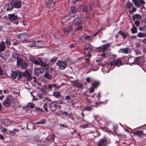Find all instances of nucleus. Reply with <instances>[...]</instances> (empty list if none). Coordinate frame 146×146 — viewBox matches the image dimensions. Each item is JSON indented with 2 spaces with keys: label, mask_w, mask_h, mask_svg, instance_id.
<instances>
[{
  "label": "nucleus",
  "mask_w": 146,
  "mask_h": 146,
  "mask_svg": "<svg viewBox=\"0 0 146 146\" xmlns=\"http://www.w3.org/2000/svg\"><path fill=\"white\" fill-rule=\"evenodd\" d=\"M46 122V120L45 119H42L40 121L37 122L36 123L37 124H44Z\"/></svg>",
  "instance_id": "obj_43"
},
{
  "label": "nucleus",
  "mask_w": 146,
  "mask_h": 146,
  "mask_svg": "<svg viewBox=\"0 0 146 146\" xmlns=\"http://www.w3.org/2000/svg\"><path fill=\"white\" fill-rule=\"evenodd\" d=\"M135 6L137 8H139L141 5L145 4V2L143 0H132Z\"/></svg>",
  "instance_id": "obj_7"
},
{
  "label": "nucleus",
  "mask_w": 146,
  "mask_h": 146,
  "mask_svg": "<svg viewBox=\"0 0 146 146\" xmlns=\"http://www.w3.org/2000/svg\"><path fill=\"white\" fill-rule=\"evenodd\" d=\"M2 121L4 123V125L6 126H8L10 124V120L7 119H3Z\"/></svg>",
  "instance_id": "obj_25"
},
{
  "label": "nucleus",
  "mask_w": 146,
  "mask_h": 146,
  "mask_svg": "<svg viewBox=\"0 0 146 146\" xmlns=\"http://www.w3.org/2000/svg\"><path fill=\"white\" fill-rule=\"evenodd\" d=\"M25 75L29 80H31L32 79L31 76L29 72L26 71H25L24 73Z\"/></svg>",
  "instance_id": "obj_28"
},
{
  "label": "nucleus",
  "mask_w": 146,
  "mask_h": 146,
  "mask_svg": "<svg viewBox=\"0 0 146 146\" xmlns=\"http://www.w3.org/2000/svg\"><path fill=\"white\" fill-rule=\"evenodd\" d=\"M17 64V65H19L21 68L25 69L27 68L28 66V64L26 62L23 60L21 58L18 59Z\"/></svg>",
  "instance_id": "obj_6"
},
{
  "label": "nucleus",
  "mask_w": 146,
  "mask_h": 146,
  "mask_svg": "<svg viewBox=\"0 0 146 146\" xmlns=\"http://www.w3.org/2000/svg\"><path fill=\"white\" fill-rule=\"evenodd\" d=\"M85 61L88 64L90 63V60L89 58H86L85 59Z\"/></svg>",
  "instance_id": "obj_61"
},
{
  "label": "nucleus",
  "mask_w": 146,
  "mask_h": 146,
  "mask_svg": "<svg viewBox=\"0 0 146 146\" xmlns=\"http://www.w3.org/2000/svg\"><path fill=\"white\" fill-rule=\"evenodd\" d=\"M137 10L136 8L134 7V6L132 8V10L129 11V12L130 14L131 15L133 14L135 12H136Z\"/></svg>",
  "instance_id": "obj_38"
},
{
  "label": "nucleus",
  "mask_w": 146,
  "mask_h": 146,
  "mask_svg": "<svg viewBox=\"0 0 146 146\" xmlns=\"http://www.w3.org/2000/svg\"><path fill=\"white\" fill-rule=\"evenodd\" d=\"M82 0H73L71 1V3L72 4L76 3L77 2L81 1Z\"/></svg>",
  "instance_id": "obj_55"
},
{
  "label": "nucleus",
  "mask_w": 146,
  "mask_h": 146,
  "mask_svg": "<svg viewBox=\"0 0 146 146\" xmlns=\"http://www.w3.org/2000/svg\"><path fill=\"white\" fill-rule=\"evenodd\" d=\"M75 16V14H73L72 13H69L66 16H64V19L66 20L70 19L74 17Z\"/></svg>",
  "instance_id": "obj_18"
},
{
  "label": "nucleus",
  "mask_w": 146,
  "mask_h": 146,
  "mask_svg": "<svg viewBox=\"0 0 146 146\" xmlns=\"http://www.w3.org/2000/svg\"><path fill=\"white\" fill-rule=\"evenodd\" d=\"M37 42H38L31 41L27 44V46L30 47L38 46V44H36Z\"/></svg>",
  "instance_id": "obj_20"
},
{
  "label": "nucleus",
  "mask_w": 146,
  "mask_h": 146,
  "mask_svg": "<svg viewBox=\"0 0 146 146\" xmlns=\"http://www.w3.org/2000/svg\"><path fill=\"white\" fill-rule=\"evenodd\" d=\"M28 38V36L27 34H20L18 36V40L20 42H23L24 41L27 40Z\"/></svg>",
  "instance_id": "obj_4"
},
{
  "label": "nucleus",
  "mask_w": 146,
  "mask_h": 146,
  "mask_svg": "<svg viewBox=\"0 0 146 146\" xmlns=\"http://www.w3.org/2000/svg\"><path fill=\"white\" fill-rule=\"evenodd\" d=\"M65 99L67 100L69 102H70L72 101V98L69 95H67L65 96Z\"/></svg>",
  "instance_id": "obj_39"
},
{
  "label": "nucleus",
  "mask_w": 146,
  "mask_h": 146,
  "mask_svg": "<svg viewBox=\"0 0 146 146\" xmlns=\"http://www.w3.org/2000/svg\"><path fill=\"white\" fill-rule=\"evenodd\" d=\"M131 31L133 34L136 33L137 32V29L134 24H133V27L131 28Z\"/></svg>",
  "instance_id": "obj_27"
},
{
  "label": "nucleus",
  "mask_w": 146,
  "mask_h": 146,
  "mask_svg": "<svg viewBox=\"0 0 146 146\" xmlns=\"http://www.w3.org/2000/svg\"><path fill=\"white\" fill-rule=\"evenodd\" d=\"M29 104H30L29 105L31 108H35V105L34 104L31 103H29Z\"/></svg>",
  "instance_id": "obj_53"
},
{
  "label": "nucleus",
  "mask_w": 146,
  "mask_h": 146,
  "mask_svg": "<svg viewBox=\"0 0 146 146\" xmlns=\"http://www.w3.org/2000/svg\"><path fill=\"white\" fill-rule=\"evenodd\" d=\"M110 45V44L109 43L102 45L101 46L97 47L96 49V50L100 52H104L107 50L108 48Z\"/></svg>",
  "instance_id": "obj_5"
},
{
  "label": "nucleus",
  "mask_w": 146,
  "mask_h": 146,
  "mask_svg": "<svg viewBox=\"0 0 146 146\" xmlns=\"http://www.w3.org/2000/svg\"><path fill=\"white\" fill-rule=\"evenodd\" d=\"M73 86H75L78 88H82L83 87V85L78 81H72L71 82Z\"/></svg>",
  "instance_id": "obj_13"
},
{
  "label": "nucleus",
  "mask_w": 146,
  "mask_h": 146,
  "mask_svg": "<svg viewBox=\"0 0 146 146\" xmlns=\"http://www.w3.org/2000/svg\"><path fill=\"white\" fill-rule=\"evenodd\" d=\"M140 57H138L135 58L134 61L132 64L139 65L140 64Z\"/></svg>",
  "instance_id": "obj_26"
},
{
  "label": "nucleus",
  "mask_w": 146,
  "mask_h": 146,
  "mask_svg": "<svg viewBox=\"0 0 146 146\" xmlns=\"http://www.w3.org/2000/svg\"><path fill=\"white\" fill-rule=\"evenodd\" d=\"M63 112L61 111H58L56 113V115H63Z\"/></svg>",
  "instance_id": "obj_56"
},
{
  "label": "nucleus",
  "mask_w": 146,
  "mask_h": 146,
  "mask_svg": "<svg viewBox=\"0 0 146 146\" xmlns=\"http://www.w3.org/2000/svg\"><path fill=\"white\" fill-rule=\"evenodd\" d=\"M14 98L13 96L11 95H9L7 97L5 100L3 102V104L5 106L8 107L14 102Z\"/></svg>",
  "instance_id": "obj_1"
},
{
  "label": "nucleus",
  "mask_w": 146,
  "mask_h": 146,
  "mask_svg": "<svg viewBox=\"0 0 146 146\" xmlns=\"http://www.w3.org/2000/svg\"><path fill=\"white\" fill-rule=\"evenodd\" d=\"M8 17L12 22L16 21L18 19V17L14 14H9L8 15Z\"/></svg>",
  "instance_id": "obj_12"
},
{
  "label": "nucleus",
  "mask_w": 146,
  "mask_h": 146,
  "mask_svg": "<svg viewBox=\"0 0 146 146\" xmlns=\"http://www.w3.org/2000/svg\"><path fill=\"white\" fill-rule=\"evenodd\" d=\"M50 108L52 111L55 110V103L54 102H52L50 105Z\"/></svg>",
  "instance_id": "obj_36"
},
{
  "label": "nucleus",
  "mask_w": 146,
  "mask_h": 146,
  "mask_svg": "<svg viewBox=\"0 0 146 146\" xmlns=\"http://www.w3.org/2000/svg\"><path fill=\"white\" fill-rule=\"evenodd\" d=\"M126 7L128 9H131L132 7H133V3H131L130 1H128L126 4Z\"/></svg>",
  "instance_id": "obj_32"
},
{
  "label": "nucleus",
  "mask_w": 146,
  "mask_h": 146,
  "mask_svg": "<svg viewBox=\"0 0 146 146\" xmlns=\"http://www.w3.org/2000/svg\"><path fill=\"white\" fill-rule=\"evenodd\" d=\"M0 128L2 132L3 133H5L7 131V129L4 127H1Z\"/></svg>",
  "instance_id": "obj_46"
},
{
  "label": "nucleus",
  "mask_w": 146,
  "mask_h": 146,
  "mask_svg": "<svg viewBox=\"0 0 146 146\" xmlns=\"http://www.w3.org/2000/svg\"><path fill=\"white\" fill-rule=\"evenodd\" d=\"M109 144L108 138L104 137L100 139L97 144V146H106Z\"/></svg>",
  "instance_id": "obj_3"
},
{
  "label": "nucleus",
  "mask_w": 146,
  "mask_h": 146,
  "mask_svg": "<svg viewBox=\"0 0 146 146\" xmlns=\"http://www.w3.org/2000/svg\"><path fill=\"white\" fill-rule=\"evenodd\" d=\"M118 34L122 36L123 39H125L127 36L128 35V33H124L121 30H120L118 32Z\"/></svg>",
  "instance_id": "obj_21"
},
{
  "label": "nucleus",
  "mask_w": 146,
  "mask_h": 146,
  "mask_svg": "<svg viewBox=\"0 0 146 146\" xmlns=\"http://www.w3.org/2000/svg\"><path fill=\"white\" fill-rule=\"evenodd\" d=\"M117 125H113V127L111 129V131L114 134L117 133L116 130L117 129Z\"/></svg>",
  "instance_id": "obj_35"
},
{
  "label": "nucleus",
  "mask_w": 146,
  "mask_h": 146,
  "mask_svg": "<svg viewBox=\"0 0 146 146\" xmlns=\"http://www.w3.org/2000/svg\"><path fill=\"white\" fill-rule=\"evenodd\" d=\"M86 82L90 83L91 81V78L89 77H87L86 79Z\"/></svg>",
  "instance_id": "obj_57"
},
{
  "label": "nucleus",
  "mask_w": 146,
  "mask_h": 146,
  "mask_svg": "<svg viewBox=\"0 0 146 146\" xmlns=\"http://www.w3.org/2000/svg\"><path fill=\"white\" fill-rule=\"evenodd\" d=\"M45 77L47 79H51L52 78V76L48 73L46 72L44 75Z\"/></svg>",
  "instance_id": "obj_41"
},
{
  "label": "nucleus",
  "mask_w": 146,
  "mask_h": 146,
  "mask_svg": "<svg viewBox=\"0 0 146 146\" xmlns=\"http://www.w3.org/2000/svg\"><path fill=\"white\" fill-rule=\"evenodd\" d=\"M55 97L58 98H61L62 97L60 96V92H55Z\"/></svg>",
  "instance_id": "obj_44"
},
{
  "label": "nucleus",
  "mask_w": 146,
  "mask_h": 146,
  "mask_svg": "<svg viewBox=\"0 0 146 146\" xmlns=\"http://www.w3.org/2000/svg\"><path fill=\"white\" fill-rule=\"evenodd\" d=\"M122 62L120 59L117 58L114 59L111 62V65L120 66L122 64Z\"/></svg>",
  "instance_id": "obj_9"
},
{
  "label": "nucleus",
  "mask_w": 146,
  "mask_h": 146,
  "mask_svg": "<svg viewBox=\"0 0 146 146\" xmlns=\"http://www.w3.org/2000/svg\"><path fill=\"white\" fill-rule=\"evenodd\" d=\"M12 57L15 59H16L17 60H17L19 59H21V58H19L18 57V54L15 53H13L12 55Z\"/></svg>",
  "instance_id": "obj_40"
},
{
  "label": "nucleus",
  "mask_w": 146,
  "mask_h": 146,
  "mask_svg": "<svg viewBox=\"0 0 146 146\" xmlns=\"http://www.w3.org/2000/svg\"><path fill=\"white\" fill-rule=\"evenodd\" d=\"M100 84V82L99 81H96L92 84V86L94 88H96L98 87Z\"/></svg>",
  "instance_id": "obj_33"
},
{
  "label": "nucleus",
  "mask_w": 146,
  "mask_h": 146,
  "mask_svg": "<svg viewBox=\"0 0 146 146\" xmlns=\"http://www.w3.org/2000/svg\"><path fill=\"white\" fill-rule=\"evenodd\" d=\"M7 45L8 47L9 46H10L11 45V43L8 40H6L5 42Z\"/></svg>",
  "instance_id": "obj_62"
},
{
  "label": "nucleus",
  "mask_w": 146,
  "mask_h": 146,
  "mask_svg": "<svg viewBox=\"0 0 146 146\" xmlns=\"http://www.w3.org/2000/svg\"><path fill=\"white\" fill-rule=\"evenodd\" d=\"M84 110L87 111H91L93 110L94 109L92 107L89 106H85L83 109Z\"/></svg>",
  "instance_id": "obj_34"
},
{
  "label": "nucleus",
  "mask_w": 146,
  "mask_h": 146,
  "mask_svg": "<svg viewBox=\"0 0 146 146\" xmlns=\"http://www.w3.org/2000/svg\"><path fill=\"white\" fill-rule=\"evenodd\" d=\"M103 60V58L102 57H100L97 59L96 61L97 62H99L100 61H102Z\"/></svg>",
  "instance_id": "obj_64"
},
{
  "label": "nucleus",
  "mask_w": 146,
  "mask_h": 146,
  "mask_svg": "<svg viewBox=\"0 0 146 146\" xmlns=\"http://www.w3.org/2000/svg\"><path fill=\"white\" fill-rule=\"evenodd\" d=\"M92 9L91 5L90 4H88L87 5H85L83 7L82 11L83 12H86Z\"/></svg>",
  "instance_id": "obj_17"
},
{
  "label": "nucleus",
  "mask_w": 146,
  "mask_h": 146,
  "mask_svg": "<svg viewBox=\"0 0 146 146\" xmlns=\"http://www.w3.org/2000/svg\"><path fill=\"white\" fill-rule=\"evenodd\" d=\"M54 136H49L47 137V139L49 140L50 141H53L54 140Z\"/></svg>",
  "instance_id": "obj_42"
},
{
  "label": "nucleus",
  "mask_w": 146,
  "mask_h": 146,
  "mask_svg": "<svg viewBox=\"0 0 146 146\" xmlns=\"http://www.w3.org/2000/svg\"><path fill=\"white\" fill-rule=\"evenodd\" d=\"M32 62L33 63L36 65H39L42 66L44 64L40 60H37L36 59H33L31 60Z\"/></svg>",
  "instance_id": "obj_14"
},
{
  "label": "nucleus",
  "mask_w": 146,
  "mask_h": 146,
  "mask_svg": "<svg viewBox=\"0 0 146 146\" xmlns=\"http://www.w3.org/2000/svg\"><path fill=\"white\" fill-rule=\"evenodd\" d=\"M47 104L45 103L43 106V108L45 111H47Z\"/></svg>",
  "instance_id": "obj_60"
},
{
  "label": "nucleus",
  "mask_w": 146,
  "mask_h": 146,
  "mask_svg": "<svg viewBox=\"0 0 146 146\" xmlns=\"http://www.w3.org/2000/svg\"><path fill=\"white\" fill-rule=\"evenodd\" d=\"M72 27L70 26L66 28L63 29V30L65 35H68L69 33L72 31Z\"/></svg>",
  "instance_id": "obj_15"
},
{
  "label": "nucleus",
  "mask_w": 146,
  "mask_h": 146,
  "mask_svg": "<svg viewBox=\"0 0 146 146\" xmlns=\"http://www.w3.org/2000/svg\"><path fill=\"white\" fill-rule=\"evenodd\" d=\"M135 24L136 26L138 27L139 26L140 24V21L139 20H136L135 21Z\"/></svg>",
  "instance_id": "obj_50"
},
{
  "label": "nucleus",
  "mask_w": 146,
  "mask_h": 146,
  "mask_svg": "<svg viewBox=\"0 0 146 146\" xmlns=\"http://www.w3.org/2000/svg\"><path fill=\"white\" fill-rule=\"evenodd\" d=\"M146 29V25L143 27H140L139 28V30L141 31H144Z\"/></svg>",
  "instance_id": "obj_48"
},
{
  "label": "nucleus",
  "mask_w": 146,
  "mask_h": 146,
  "mask_svg": "<svg viewBox=\"0 0 146 146\" xmlns=\"http://www.w3.org/2000/svg\"><path fill=\"white\" fill-rule=\"evenodd\" d=\"M37 144L39 145H45V144H44V142L43 141H39L37 142Z\"/></svg>",
  "instance_id": "obj_52"
},
{
  "label": "nucleus",
  "mask_w": 146,
  "mask_h": 146,
  "mask_svg": "<svg viewBox=\"0 0 146 146\" xmlns=\"http://www.w3.org/2000/svg\"><path fill=\"white\" fill-rule=\"evenodd\" d=\"M128 48H126L124 49H120V51L121 53L127 54L128 53Z\"/></svg>",
  "instance_id": "obj_37"
},
{
  "label": "nucleus",
  "mask_w": 146,
  "mask_h": 146,
  "mask_svg": "<svg viewBox=\"0 0 146 146\" xmlns=\"http://www.w3.org/2000/svg\"><path fill=\"white\" fill-rule=\"evenodd\" d=\"M82 20L80 17H78L74 19L72 23L78 26L82 24Z\"/></svg>",
  "instance_id": "obj_11"
},
{
  "label": "nucleus",
  "mask_w": 146,
  "mask_h": 146,
  "mask_svg": "<svg viewBox=\"0 0 146 146\" xmlns=\"http://www.w3.org/2000/svg\"><path fill=\"white\" fill-rule=\"evenodd\" d=\"M14 7L16 8H20L21 6V2L20 0L16 1L14 3Z\"/></svg>",
  "instance_id": "obj_19"
},
{
  "label": "nucleus",
  "mask_w": 146,
  "mask_h": 146,
  "mask_svg": "<svg viewBox=\"0 0 146 146\" xmlns=\"http://www.w3.org/2000/svg\"><path fill=\"white\" fill-rule=\"evenodd\" d=\"M34 74L38 76L40 74H43L44 72V69L42 68H35L34 70Z\"/></svg>",
  "instance_id": "obj_10"
},
{
  "label": "nucleus",
  "mask_w": 146,
  "mask_h": 146,
  "mask_svg": "<svg viewBox=\"0 0 146 146\" xmlns=\"http://www.w3.org/2000/svg\"><path fill=\"white\" fill-rule=\"evenodd\" d=\"M70 10L71 11L70 13H72L73 14H75L76 15V9L75 6H72L70 8Z\"/></svg>",
  "instance_id": "obj_29"
},
{
  "label": "nucleus",
  "mask_w": 146,
  "mask_h": 146,
  "mask_svg": "<svg viewBox=\"0 0 146 146\" xmlns=\"http://www.w3.org/2000/svg\"><path fill=\"white\" fill-rule=\"evenodd\" d=\"M133 134L134 135L137 136L139 138H141L144 135L142 130L135 131L133 133Z\"/></svg>",
  "instance_id": "obj_16"
},
{
  "label": "nucleus",
  "mask_w": 146,
  "mask_h": 146,
  "mask_svg": "<svg viewBox=\"0 0 146 146\" xmlns=\"http://www.w3.org/2000/svg\"><path fill=\"white\" fill-rule=\"evenodd\" d=\"M94 88L93 87H91L90 88L89 92L91 93L93 92L94 91Z\"/></svg>",
  "instance_id": "obj_59"
},
{
  "label": "nucleus",
  "mask_w": 146,
  "mask_h": 146,
  "mask_svg": "<svg viewBox=\"0 0 146 146\" xmlns=\"http://www.w3.org/2000/svg\"><path fill=\"white\" fill-rule=\"evenodd\" d=\"M101 103L102 104H105L106 103H104L103 102H99V103L96 102L95 104L96 105L94 106L95 107H96L97 106H100V105Z\"/></svg>",
  "instance_id": "obj_51"
},
{
  "label": "nucleus",
  "mask_w": 146,
  "mask_h": 146,
  "mask_svg": "<svg viewBox=\"0 0 146 146\" xmlns=\"http://www.w3.org/2000/svg\"><path fill=\"white\" fill-rule=\"evenodd\" d=\"M36 108L37 111H39L41 112H42L43 111V110L42 109H40L39 107L37 108L36 107Z\"/></svg>",
  "instance_id": "obj_54"
},
{
  "label": "nucleus",
  "mask_w": 146,
  "mask_h": 146,
  "mask_svg": "<svg viewBox=\"0 0 146 146\" xmlns=\"http://www.w3.org/2000/svg\"><path fill=\"white\" fill-rule=\"evenodd\" d=\"M5 42L1 41L0 43V51H4L6 49Z\"/></svg>",
  "instance_id": "obj_22"
},
{
  "label": "nucleus",
  "mask_w": 146,
  "mask_h": 146,
  "mask_svg": "<svg viewBox=\"0 0 146 146\" xmlns=\"http://www.w3.org/2000/svg\"><path fill=\"white\" fill-rule=\"evenodd\" d=\"M82 36L84 38V39H87L89 38L91 36L86 35H85V34L82 35Z\"/></svg>",
  "instance_id": "obj_47"
},
{
  "label": "nucleus",
  "mask_w": 146,
  "mask_h": 146,
  "mask_svg": "<svg viewBox=\"0 0 146 146\" xmlns=\"http://www.w3.org/2000/svg\"><path fill=\"white\" fill-rule=\"evenodd\" d=\"M83 27L81 25L78 26L77 28H76L74 29V31L76 32L78 30H82Z\"/></svg>",
  "instance_id": "obj_45"
},
{
  "label": "nucleus",
  "mask_w": 146,
  "mask_h": 146,
  "mask_svg": "<svg viewBox=\"0 0 146 146\" xmlns=\"http://www.w3.org/2000/svg\"><path fill=\"white\" fill-rule=\"evenodd\" d=\"M52 87H55V84H53L52 85L49 84L48 85V88L51 89H52Z\"/></svg>",
  "instance_id": "obj_63"
},
{
  "label": "nucleus",
  "mask_w": 146,
  "mask_h": 146,
  "mask_svg": "<svg viewBox=\"0 0 146 146\" xmlns=\"http://www.w3.org/2000/svg\"><path fill=\"white\" fill-rule=\"evenodd\" d=\"M18 75V74L16 72L12 71L10 74V76L14 79H15L17 78Z\"/></svg>",
  "instance_id": "obj_31"
},
{
  "label": "nucleus",
  "mask_w": 146,
  "mask_h": 146,
  "mask_svg": "<svg viewBox=\"0 0 146 146\" xmlns=\"http://www.w3.org/2000/svg\"><path fill=\"white\" fill-rule=\"evenodd\" d=\"M56 65L58 66L59 68L61 70H64L67 66L65 62L59 60L57 62Z\"/></svg>",
  "instance_id": "obj_8"
},
{
  "label": "nucleus",
  "mask_w": 146,
  "mask_h": 146,
  "mask_svg": "<svg viewBox=\"0 0 146 146\" xmlns=\"http://www.w3.org/2000/svg\"><path fill=\"white\" fill-rule=\"evenodd\" d=\"M88 127V125L87 124H85L83 125H81L80 126V127L81 128L84 129Z\"/></svg>",
  "instance_id": "obj_49"
},
{
  "label": "nucleus",
  "mask_w": 146,
  "mask_h": 146,
  "mask_svg": "<svg viewBox=\"0 0 146 146\" xmlns=\"http://www.w3.org/2000/svg\"><path fill=\"white\" fill-rule=\"evenodd\" d=\"M55 58L53 57L50 60V62L51 64H54L55 62Z\"/></svg>",
  "instance_id": "obj_58"
},
{
  "label": "nucleus",
  "mask_w": 146,
  "mask_h": 146,
  "mask_svg": "<svg viewBox=\"0 0 146 146\" xmlns=\"http://www.w3.org/2000/svg\"><path fill=\"white\" fill-rule=\"evenodd\" d=\"M137 36L139 38H144L146 37V33H143L139 32L137 35Z\"/></svg>",
  "instance_id": "obj_30"
},
{
  "label": "nucleus",
  "mask_w": 146,
  "mask_h": 146,
  "mask_svg": "<svg viewBox=\"0 0 146 146\" xmlns=\"http://www.w3.org/2000/svg\"><path fill=\"white\" fill-rule=\"evenodd\" d=\"M89 45L88 46L85 48L84 49V56L90 58L92 56L90 52L92 50V47L90 44H89Z\"/></svg>",
  "instance_id": "obj_2"
},
{
  "label": "nucleus",
  "mask_w": 146,
  "mask_h": 146,
  "mask_svg": "<svg viewBox=\"0 0 146 146\" xmlns=\"http://www.w3.org/2000/svg\"><path fill=\"white\" fill-rule=\"evenodd\" d=\"M5 8L7 11H11L13 9L12 4L11 3L7 4L5 5Z\"/></svg>",
  "instance_id": "obj_23"
},
{
  "label": "nucleus",
  "mask_w": 146,
  "mask_h": 146,
  "mask_svg": "<svg viewBox=\"0 0 146 146\" xmlns=\"http://www.w3.org/2000/svg\"><path fill=\"white\" fill-rule=\"evenodd\" d=\"M132 18L133 21H135L136 19L141 20V17L140 15L137 14H134L132 15Z\"/></svg>",
  "instance_id": "obj_24"
}]
</instances>
